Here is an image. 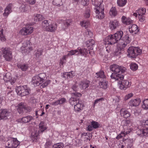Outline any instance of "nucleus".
<instances>
[{"label":"nucleus","instance_id":"f257e3e1","mask_svg":"<svg viewBox=\"0 0 148 148\" xmlns=\"http://www.w3.org/2000/svg\"><path fill=\"white\" fill-rule=\"evenodd\" d=\"M123 35L122 31H118L114 34L109 36L105 39L104 43L105 45H112L119 42L117 47L118 51L115 53L116 55L121 53V51H123L127 45L130 43V42L127 35L121 39Z\"/></svg>","mask_w":148,"mask_h":148},{"label":"nucleus","instance_id":"f03ea898","mask_svg":"<svg viewBox=\"0 0 148 148\" xmlns=\"http://www.w3.org/2000/svg\"><path fill=\"white\" fill-rule=\"evenodd\" d=\"M42 28L44 30L50 32H54L57 27L56 23L50 24L47 20H44L42 22Z\"/></svg>","mask_w":148,"mask_h":148},{"label":"nucleus","instance_id":"7ed1b4c3","mask_svg":"<svg viewBox=\"0 0 148 148\" xmlns=\"http://www.w3.org/2000/svg\"><path fill=\"white\" fill-rule=\"evenodd\" d=\"M128 56L129 57L134 58L138 55L141 54L142 50L138 47H129L127 49Z\"/></svg>","mask_w":148,"mask_h":148},{"label":"nucleus","instance_id":"20e7f679","mask_svg":"<svg viewBox=\"0 0 148 148\" xmlns=\"http://www.w3.org/2000/svg\"><path fill=\"white\" fill-rule=\"evenodd\" d=\"M16 91L17 94L21 96L28 95L31 92L30 88L26 86L17 87L16 88Z\"/></svg>","mask_w":148,"mask_h":148},{"label":"nucleus","instance_id":"39448f33","mask_svg":"<svg viewBox=\"0 0 148 148\" xmlns=\"http://www.w3.org/2000/svg\"><path fill=\"white\" fill-rule=\"evenodd\" d=\"M110 69L114 72L113 73H124L126 70V68L116 64L111 65L110 66Z\"/></svg>","mask_w":148,"mask_h":148},{"label":"nucleus","instance_id":"423d86ee","mask_svg":"<svg viewBox=\"0 0 148 148\" xmlns=\"http://www.w3.org/2000/svg\"><path fill=\"white\" fill-rule=\"evenodd\" d=\"M1 51L3 55L7 61L10 60L12 58L11 50L9 48H2Z\"/></svg>","mask_w":148,"mask_h":148},{"label":"nucleus","instance_id":"0eeeda50","mask_svg":"<svg viewBox=\"0 0 148 148\" xmlns=\"http://www.w3.org/2000/svg\"><path fill=\"white\" fill-rule=\"evenodd\" d=\"M72 95L73 97L70 99L69 101L71 105L74 106L79 102V97L81 96V94L79 93L75 92L74 93H73Z\"/></svg>","mask_w":148,"mask_h":148},{"label":"nucleus","instance_id":"6e6552de","mask_svg":"<svg viewBox=\"0 0 148 148\" xmlns=\"http://www.w3.org/2000/svg\"><path fill=\"white\" fill-rule=\"evenodd\" d=\"M30 42L29 40H26L23 43V46L21 48L23 53H27L32 50V47L30 45Z\"/></svg>","mask_w":148,"mask_h":148},{"label":"nucleus","instance_id":"1a4fd4ad","mask_svg":"<svg viewBox=\"0 0 148 148\" xmlns=\"http://www.w3.org/2000/svg\"><path fill=\"white\" fill-rule=\"evenodd\" d=\"M33 31V28L31 26H26L21 29L19 33L22 35L26 36L31 34Z\"/></svg>","mask_w":148,"mask_h":148},{"label":"nucleus","instance_id":"9d476101","mask_svg":"<svg viewBox=\"0 0 148 148\" xmlns=\"http://www.w3.org/2000/svg\"><path fill=\"white\" fill-rule=\"evenodd\" d=\"M7 141L8 142L7 143L8 146L7 147V148H16L20 143L17 139H13L12 141L9 140Z\"/></svg>","mask_w":148,"mask_h":148},{"label":"nucleus","instance_id":"9b49d317","mask_svg":"<svg viewBox=\"0 0 148 148\" xmlns=\"http://www.w3.org/2000/svg\"><path fill=\"white\" fill-rule=\"evenodd\" d=\"M141 126L144 127H146L144 129L143 134L144 135L148 136V120H143L141 121Z\"/></svg>","mask_w":148,"mask_h":148},{"label":"nucleus","instance_id":"f8f14e48","mask_svg":"<svg viewBox=\"0 0 148 148\" xmlns=\"http://www.w3.org/2000/svg\"><path fill=\"white\" fill-rule=\"evenodd\" d=\"M118 84H120V88L121 89L125 90L127 88L129 87L131 85V84L126 80H124L119 82Z\"/></svg>","mask_w":148,"mask_h":148},{"label":"nucleus","instance_id":"ddd939ff","mask_svg":"<svg viewBox=\"0 0 148 148\" xmlns=\"http://www.w3.org/2000/svg\"><path fill=\"white\" fill-rule=\"evenodd\" d=\"M10 114L7 109H3L0 110V120L6 119L7 117Z\"/></svg>","mask_w":148,"mask_h":148},{"label":"nucleus","instance_id":"4468645a","mask_svg":"<svg viewBox=\"0 0 148 148\" xmlns=\"http://www.w3.org/2000/svg\"><path fill=\"white\" fill-rule=\"evenodd\" d=\"M110 77L112 79H114L115 80L120 81L123 79L124 76L120 73H112Z\"/></svg>","mask_w":148,"mask_h":148},{"label":"nucleus","instance_id":"2eb2a0df","mask_svg":"<svg viewBox=\"0 0 148 148\" xmlns=\"http://www.w3.org/2000/svg\"><path fill=\"white\" fill-rule=\"evenodd\" d=\"M91 125H89L87 128L89 131H91L93 128L97 129L99 127V125L97 122L94 121H92L91 122Z\"/></svg>","mask_w":148,"mask_h":148},{"label":"nucleus","instance_id":"dca6fc26","mask_svg":"<svg viewBox=\"0 0 148 148\" xmlns=\"http://www.w3.org/2000/svg\"><path fill=\"white\" fill-rule=\"evenodd\" d=\"M32 82L35 86H39L42 83L38 75H36L32 78Z\"/></svg>","mask_w":148,"mask_h":148},{"label":"nucleus","instance_id":"f3484780","mask_svg":"<svg viewBox=\"0 0 148 148\" xmlns=\"http://www.w3.org/2000/svg\"><path fill=\"white\" fill-rule=\"evenodd\" d=\"M33 119V117L30 115H28L25 117H23L21 119L18 120V122L24 123H27L29 122Z\"/></svg>","mask_w":148,"mask_h":148},{"label":"nucleus","instance_id":"a211bd4d","mask_svg":"<svg viewBox=\"0 0 148 148\" xmlns=\"http://www.w3.org/2000/svg\"><path fill=\"white\" fill-rule=\"evenodd\" d=\"M129 30L131 33L137 34L139 32V29L137 25L135 24H133L129 26Z\"/></svg>","mask_w":148,"mask_h":148},{"label":"nucleus","instance_id":"6ab92c4d","mask_svg":"<svg viewBox=\"0 0 148 148\" xmlns=\"http://www.w3.org/2000/svg\"><path fill=\"white\" fill-rule=\"evenodd\" d=\"M121 116L124 118H127L131 115L130 113L125 108H122L120 110Z\"/></svg>","mask_w":148,"mask_h":148},{"label":"nucleus","instance_id":"aec40b11","mask_svg":"<svg viewBox=\"0 0 148 148\" xmlns=\"http://www.w3.org/2000/svg\"><path fill=\"white\" fill-rule=\"evenodd\" d=\"M90 82L88 80H85L81 82L79 84L80 88L82 89H85L89 86Z\"/></svg>","mask_w":148,"mask_h":148},{"label":"nucleus","instance_id":"412c9836","mask_svg":"<svg viewBox=\"0 0 148 148\" xmlns=\"http://www.w3.org/2000/svg\"><path fill=\"white\" fill-rule=\"evenodd\" d=\"M141 102L140 99L138 98L135 99H132L129 102V105L131 106H136L139 105Z\"/></svg>","mask_w":148,"mask_h":148},{"label":"nucleus","instance_id":"4be33fe9","mask_svg":"<svg viewBox=\"0 0 148 148\" xmlns=\"http://www.w3.org/2000/svg\"><path fill=\"white\" fill-rule=\"evenodd\" d=\"M12 4H10L6 7L5 10L3 14L4 16L7 17L9 14L12 12Z\"/></svg>","mask_w":148,"mask_h":148},{"label":"nucleus","instance_id":"5701e85b","mask_svg":"<svg viewBox=\"0 0 148 148\" xmlns=\"http://www.w3.org/2000/svg\"><path fill=\"white\" fill-rule=\"evenodd\" d=\"M18 108L17 109L18 112L19 114H21L23 112L26 108V105L24 103H21L18 105Z\"/></svg>","mask_w":148,"mask_h":148},{"label":"nucleus","instance_id":"b1692460","mask_svg":"<svg viewBox=\"0 0 148 148\" xmlns=\"http://www.w3.org/2000/svg\"><path fill=\"white\" fill-rule=\"evenodd\" d=\"M95 43V41L92 39H89L86 42V45L87 47H89V49L92 50Z\"/></svg>","mask_w":148,"mask_h":148},{"label":"nucleus","instance_id":"393cba45","mask_svg":"<svg viewBox=\"0 0 148 148\" xmlns=\"http://www.w3.org/2000/svg\"><path fill=\"white\" fill-rule=\"evenodd\" d=\"M119 25V23L118 21L116 20H114L111 22L110 25V28L111 30L115 29L118 27Z\"/></svg>","mask_w":148,"mask_h":148},{"label":"nucleus","instance_id":"a878e982","mask_svg":"<svg viewBox=\"0 0 148 148\" xmlns=\"http://www.w3.org/2000/svg\"><path fill=\"white\" fill-rule=\"evenodd\" d=\"M84 105L80 103L79 102L74 106V110L76 112H80L83 109Z\"/></svg>","mask_w":148,"mask_h":148},{"label":"nucleus","instance_id":"bb28decb","mask_svg":"<svg viewBox=\"0 0 148 148\" xmlns=\"http://www.w3.org/2000/svg\"><path fill=\"white\" fill-rule=\"evenodd\" d=\"M122 20L123 23L125 24L129 25L133 23V21L130 18H127L125 16H123L122 17Z\"/></svg>","mask_w":148,"mask_h":148},{"label":"nucleus","instance_id":"cd10ccee","mask_svg":"<svg viewBox=\"0 0 148 148\" xmlns=\"http://www.w3.org/2000/svg\"><path fill=\"white\" fill-rule=\"evenodd\" d=\"M30 8V6L27 5L23 4L20 8L21 11L22 12H26Z\"/></svg>","mask_w":148,"mask_h":148},{"label":"nucleus","instance_id":"c85d7f7f","mask_svg":"<svg viewBox=\"0 0 148 148\" xmlns=\"http://www.w3.org/2000/svg\"><path fill=\"white\" fill-rule=\"evenodd\" d=\"M3 79L5 82H10L12 79L11 78V74L10 73L8 72L4 76Z\"/></svg>","mask_w":148,"mask_h":148},{"label":"nucleus","instance_id":"c756f323","mask_svg":"<svg viewBox=\"0 0 148 148\" xmlns=\"http://www.w3.org/2000/svg\"><path fill=\"white\" fill-rule=\"evenodd\" d=\"M43 16L39 14H35L34 15V21H42L44 19Z\"/></svg>","mask_w":148,"mask_h":148},{"label":"nucleus","instance_id":"7c9ffc66","mask_svg":"<svg viewBox=\"0 0 148 148\" xmlns=\"http://www.w3.org/2000/svg\"><path fill=\"white\" fill-rule=\"evenodd\" d=\"M95 77L97 78H100L103 79H105L106 77L104 74V72L102 71H100L99 72L97 73Z\"/></svg>","mask_w":148,"mask_h":148},{"label":"nucleus","instance_id":"2f4dec72","mask_svg":"<svg viewBox=\"0 0 148 148\" xmlns=\"http://www.w3.org/2000/svg\"><path fill=\"white\" fill-rule=\"evenodd\" d=\"M39 130L42 132H44L47 129L46 126L45 125L43 121H41L39 125Z\"/></svg>","mask_w":148,"mask_h":148},{"label":"nucleus","instance_id":"473e14b6","mask_svg":"<svg viewBox=\"0 0 148 148\" xmlns=\"http://www.w3.org/2000/svg\"><path fill=\"white\" fill-rule=\"evenodd\" d=\"M108 82L103 80V81H100L99 83V85L101 88H103L106 89L108 87Z\"/></svg>","mask_w":148,"mask_h":148},{"label":"nucleus","instance_id":"72a5a7b5","mask_svg":"<svg viewBox=\"0 0 148 148\" xmlns=\"http://www.w3.org/2000/svg\"><path fill=\"white\" fill-rule=\"evenodd\" d=\"M73 71H72V72ZM74 76V75L72 73V71L69 72L65 73H63L62 75V77L65 78L66 79H69L71 78H72Z\"/></svg>","mask_w":148,"mask_h":148},{"label":"nucleus","instance_id":"f704fd0d","mask_svg":"<svg viewBox=\"0 0 148 148\" xmlns=\"http://www.w3.org/2000/svg\"><path fill=\"white\" fill-rule=\"evenodd\" d=\"M96 7L95 8V9L96 10L95 12L96 14H98V12L103 11L104 8L102 7L101 4L100 5H95Z\"/></svg>","mask_w":148,"mask_h":148},{"label":"nucleus","instance_id":"c9c22d12","mask_svg":"<svg viewBox=\"0 0 148 148\" xmlns=\"http://www.w3.org/2000/svg\"><path fill=\"white\" fill-rule=\"evenodd\" d=\"M73 142L74 145L79 146L82 145V139H73Z\"/></svg>","mask_w":148,"mask_h":148},{"label":"nucleus","instance_id":"e433bc0d","mask_svg":"<svg viewBox=\"0 0 148 148\" xmlns=\"http://www.w3.org/2000/svg\"><path fill=\"white\" fill-rule=\"evenodd\" d=\"M110 15L111 16H115L117 14V12L115 7H112L109 12Z\"/></svg>","mask_w":148,"mask_h":148},{"label":"nucleus","instance_id":"4c0bfd02","mask_svg":"<svg viewBox=\"0 0 148 148\" xmlns=\"http://www.w3.org/2000/svg\"><path fill=\"white\" fill-rule=\"evenodd\" d=\"M77 49L79 50V55L80 54L81 56L86 55L88 53L87 49L85 48L82 49L78 48Z\"/></svg>","mask_w":148,"mask_h":148},{"label":"nucleus","instance_id":"58836bf2","mask_svg":"<svg viewBox=\"0 0 148 148\" xmlns=\"http://www.w3.org/2000/svg\"><path fill=\"white\" fill-rule=\"evenodd\" d=\"M142 107L144 109H148V98L145 99L143 101Z\"/></svg>","mask_w":148,"mask_h":148},{"label":"nucleus","instance_id":"ea45409f","mask_svg":"<svg viewBox=\"0 0 148 148\" xmlns=\"http://www.w3.org/2000/svg\"><path fill=\"white\" fill-rule=\"evenodd\" d=\"M103 2V0H92V4L94 5H100Z\"/></svg>","mask_w":148,"mask_h":148},{"label":"nucleus","instance_id":"a19ab883","mask_svg":"<svg viewBox=\"0 0 148 148\" xmlns=\"http://www.w3.org/2000/svg\"><path fill=\"white\" fill-rule=\"evenodd\" d=\"M18 67L21 69L23 71H25L28 68L27 65L25 64H19L17 65Z\"/></svg>","mask_w":148,"mask_h":148},{"label":"nucleus","instance_id":"79ce46f5","mask_svg":"<svg viewBox=\"0 0 148 148\" xmlns=\"http://www.w3.org/2000/svg\"><path fill=\"white\" fill-rule=\"evenodd\" d=\"M53 3L54 5L58 7L60 6L63 5L62 0H53Z\"/></svg>","mask_w":148,"mask_h":148},{"label":"nucleus","instance_id":"37998d69","mask_svg":"<svg viewBox=\"0 0 148 148\" xmlns=\"http://www.w3.org/2000/svg\"><path fill=\"white\" fill-rule=\"evenodd\" d=\"M138 15H144L146 12V9L145 8H140L137 10Z\"/></svg>","mask_w":148,"mask_h":148},{"label":"nucleus","instance_id":"c03bdc74","mask_svg":"<svg viewBox=\"0 0 148 148\" xmlns=\"http://www.w3.org/2000/svg\"><path fill=\"white\" fill-rule=\"evenodd\" d=\"M90 23L89 21H84L80 23V25L82 26L85 27V28H87L90 25Z\"/></svg>","mask_w":148,"mask_h":148},{"label":"nucleus","instance_id":"a18cd8bd","mask_svg":"<svg viewBox=\"0 0 148 148\" xmlns=\"http://www.w3.org/2000/svg\"><path fill=\"white\" fill-rule=\"evenodd\" d=\"M127 2L126 0H118L117 3L120 6L122 7L125 5Z\"/></svg>","mask_w":148,"mask_h":148},{"label":"nucleus","instance_id":"49530a36","mask_svg":"<svg viewBox=\"0 0 148 148\" xmlns=\"http://www.w3.org/2000/svg\"><path fill=\"white\" fill-rule=\"evenodd\" d=\"M97 14V15H96V16L99 19H102L105 16L103 11L98 12V13Z\"/></svg>","mask_w":148,"mask_h":148},{"label":"nucleus","instance_id":"de8ad7c7","mask_svg":"<svg viewBox=\"0 0 148 148\" xmlns=\"http://www.w3.org/2000/svg\"><path fill=\"white\" fill-rule=\"evenodd\" d=\"M130 68L132 70L135 71L137 69L138 66L136 64L132 63L130 65Z\"/></svg>","mask_w":148,"mask_h":148},{"label":"nucleus","instance_id":"09e8293b","mask_svg":"<svg viewBox=\"0 0 148 148\" xmlns=\"http://www.w3.org/2000/svg\"><path fill=\"white\" fill-rule=\"evenodd\" d=\"M90 8H87L84 14V16L86 18H88L90 16Z\"/></svg>","mask_w":148,"mask_h":148},{"label":"nucleus","instance_id":"8fccbe9b","mask_svg":"<svg viewBox=\"0 0 148 148\" xmlns=\"http://www.w3.org/2000/svg\"><path fill=\"white\" fill-rule=\"evenodd\" d=\"M129 133L125 132H121L120 134L118 136L116 137V139H119L121 138H123V137H125V136L127 135V134Z\"/></svg>","mask_w":148,"mask_h":148},{"label":"nucleus","instance_id":"3c124183","mask_svg":"<svg viewBox=\"0 0 148 148\" xmlns=\"http://www.w3.org/2000/svg\"><path fill=\"white\" fill-rule=\"evenodd\" d=\"M43 50L41 49H38L36 51L35 55L36 58H39V57L42 55Z\"/></svg>","mask_w":148,"mask_h":148},{"label":"nucleus","instance_id":"603ef678","mask_svg":"<svg viewBox=\"0 0 148 148\" xmlns=\"http://www.w3.org/2000/svg\"><path fill=\"white\" fill-rule=\"evenodd\" d=\"M63 145L62 143H58L53 145L52 148H63Z\"/></svg>","mask_w":148,"mask_h":148},{"label":"nucleus","instance_id":"864d4df0","mask_svg":"<svg viewBox=\"0 0 148 148\" xmlns=\"http://www.w3.org/2000/svg\"><path fill=\"white\" fill-rule=\"evenodd\" d=\"M38 77L40 78L41 81L42 82L45 80L46 74L45 73H41L38 74Z\"/></svg>","mask_w":148,"mask_h":148},{"label":"nucleus","instance_id":"5fc2aeb1","mask_svg":"<svg viewBox=\"0 0 148 148\" xmlns=\"http://www.w3.org/2000/svg\"><path fill=\"white\" fill-rule=\"evenodd\" d=\"M69 53H71V54H72V55H75L76 53V55L77 56L79 55V50H78V49H75V50H71L70 51H69Z\"/></svg>","mask_w":148,"mask_h":148},{"label":"nucleus","instance_id":"6e6d98bb","mask_svg":"<svg viewBox=\"0 0 148 148\" xmlns=\"http://www.w3.org/2000/svg\"><path fill=\"white\" fill-rule=\"evenodd\" d=\"M50 80H48L45 81L44 83L42 84L40 86L41 88H44L47 86V85L50 83Z\"/></svg>","mask_w":148,"mask_h":148},{"label":"nucleus","instance_id":"4d7b16f0","mask_svg":"<svg viewBox=\"0 0 148 148\" xmlns=\"http://www.w3.org/2000/svg\"><path fill=\"white\" fill-rule=\"evenodd\" d=\"M3 30L2 29L0 31V39L2 41H4L5 38L3 34Z\"/></svg>","mask_w":148,"mask_h":148},{"label":"nucleus","instance_id":"13d9d810","mask_svg":"<svg viewBox=\"0 0 148 148\" xmlns=\"http://www.w3.org/2000/svg\"><path fill=\"white\" fill-rule=\"evenodd\" d=\"M139 21L141 22H143L145 20V17L144 15H138Z\"/></svg>","mask_w":148,"mask_h":148},{"label":"nucleus","instance_id":"bf43d9fd","mask_svg":"<svg viewBox=\"0 0 148 148\" xmlns=\"http://www.w3.org/2000/svg\"><path fill=\"white\" fill-rule=\"evenodd\" d=\"M104 100L103 98L101 97L99 99H96L94 103V106H95V105L97 103L101 102Z\"/></svg>","mask_w":148,"mask_h":148},{"label":"nucleus","instance_id":"052dcab7","mask_svg":"<svg viewBox=\"0 0 148 148\" xmlns=\"http://www.w3.org/2000/svg\"><path fill=\"white\" fill-rule=\"evenodd\" d=\"M89 0H82L81 4L84 6L87 5L88 3Z\"/></svg>","mask_w":148,"mask_h":148},{"label":"nucleus","instance_id":"680f3d73","mask_svg":"<svg viewBox=\"0 0 148 148\" xmlns=\"http://www.w3.org/2000/svg\"><path fill=\"white\" fill-rule=\"evenodd\" d=\"M71 22V20H67L64 21V25L66 26H68L69 25L70 23Z\"/></svg>","mask_w":148,"mask_h":148},{"label":"nucleus","instance_id":"e2e57ef3","mask_svg":"<svg viewBox=\"0 0 148 148\" xmlns=\"http://www.w3.org/2000/svg\"><path fill=\"white\" fill-rule=\"evenodd\" d=\"M59 103V105H60L65 103L66 102V99L64 98H62L58 100Z\"/></svg>","mask_w":148,"mask_h":148},{"label":"nucleus","instance_id":"0e129e2a","mask_svg":"<svg viewBox=\"0 0 148 148\" xmlns=\"http://www.w3.org/2000/svg\"><path fill=\"white\" fill-rule=\"evenodd\" d=\"M143 130H138L136 132L137 134L138 135H141V136H145L146 137L147 136L144 135L143 134Z\"/></svg>","mask_w":148,"mask_h":148},{"label":"nucleus","instance_id":"69168bd1","mask_svg":"<svg viewBox=\"0 0 148 148\" xmlns=\"http://www.w3.org/2000/svg\"><path fill=\"white\" fill-rule=\"evenodd\" d=\"M86 34L88 35V37H91L93 36L92 33L90 31L87 30V32H86Z\"/></svg>","mask_w":148,"mask_h":148},{"label":"nucleus","instance_id":"338daca9","mask_svg":"<svg viewBox=\"0 0 148 148\" xmlns=\"http://www.w3.org/2000/svg\"><path fill=\"white\" fill-rule=\"evenodd\" d=\"M133 96L132 93H130L126 95L125 97V100H127Z\"/></svg>","mask_w":148,"mask_h":148},{"label":"nucleus","instance_id":"774afa93","mask_svg":"<svg viewBox=\"0 0 148 148\" xmlns=\"http://www.w3.org/2000/svg\"><path fill=\"white\" fill-rule=\"evenodd\" d=\"M77 87V85L76 84H75L72 86V88L74 91H77L78 89Z\"/></svg>","mask_w":148,"mask_h":148}]
</instances>
